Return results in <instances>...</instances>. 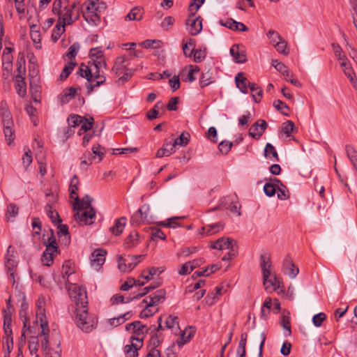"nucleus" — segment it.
<instances>
[{
  "instance_id": "obj_35",
  "label": "nucleus",
  "mask_w": 357,
  "mask_h": 357,
  "mask_svg": "<svg viewBox=\"0 0 357 357\" xmlns=\"http://www.w3.org/2000/svg\"><path fill=\"white\" fill-rule=\"evenodd\" d=\"M57 251H58L57 243H56L55 238L54 236L53 231H51V236L49 237V238H48V244L46 245V249L44 251V253H45V256L49 254L54 255V253L56 252Z\"/></svg>"
},
{
  "instance_id": "obj_49",
  "label": "nucleus",
  "mask_w": 357,
  "mask_h": 357,
  "mask_svg": "<svg viewBox=\"0 0 357 357\" xmlns=\"http://www.w3.org/2000/svg\"><path fill=\"white\" fill-rule=\"evenodd\" d=\"M164 105L161 101H158L155 103L153 109L148 112L146 116L149 120L155 119L158 116L159 109H163Z\"/></svg>"
},
{
  "instance_id": "obj_50",
  "label": "nucleus",
  "mask_w": 357,
  "mask_h": 357,
  "mask_svg": "<svg viewBox=\"0 0 357 357\" xmlns=\"http://www.w3.org/2000/svg\"><path fill=\"white\" fill-rule=\"evenodd\" d=\"M94 123V119L92 117L89 119H86L82 117V121L80 123V128L78 131V134H81V131L86 132L91 130L93 127Z\"/></svg>"
},
{
  "instance_id": "obj_36",
  "label": "nucleus",
  "mask_w": 357,
  "mask_h": 357,
  "mask_svg": "<svg viewBox=\"0 0 357 357\" xmlns=\"http://www.w3.org/2000/svg\"><path fill=\"white\" fill-rule=\"evenodd\" d=\"M146 303L145 307L141 311L139 317L142 319L148 318L153 316L158 310V308L155 307V305H151V303L144 302Z\"/></svg>"
},
{
  "instance_id": "obj_39",
  "label": "nucleus",
  "mask_w": 357,
  "mask_h": 357,
  "mask_svg": "<svg viewBox=\"0 0 357 357\" xmlns=\"http://www.w3.org/2000/svg\"><path fill=\"white\" fill-rule=\"evenodd\" d=\"M65 26V24L61 23V20L58 21L52 33V39L54 42H56L64 33Z\"/></svg>"
},
{
  "instance_id": "obj_58",
  "label": "nucleus",
  "mask_w": 357,
  "mask_h": 357,
  "mask_svg": "<svg viewBox=\"0 0 357 357\" xmlns=\"http://www.w3.org/2000/svg\"><path fill=\"white\" fill-rule=\"evenodd\" d=\"M237 248H238L237 244L234 241V243L231 245V247L229 248V252L222 257V261H229V260L232 259L233 258H234L237 255V253H238Z\"/></svg>"
},
{
  "instance_id": "obj_2",
  "label": "nucleus",
  "mask_w": 357,
  "mask_h": 357,
  "mask_svg": "<svg viewBox=\"0 0 357 357\" xmlns=\"http://www.w3.org/2000/svg\"><path fill=\"white\" fill-rule=\"evenodd\" d=\"M106 68V62L96 61V63L88 62L86 65L81 64L77 73L87 79L86 89L89 93L105 82L106 77L104 70Z\"/></svg>"
},
{
  "instance_id": "obj_22",
  "label": "nucleus",
  "mask_w": 357,
  "mask_h": 357,
  "mask_svg": "<svg viewBox=\"0 0 357 357\" xmlns=\"http://www.w3.org/2000/svg\"><path fill=\"white\" fill-rule=\"evenodd\" d=\"M175 151V146L172 143V139L167 140L162 148L159 149L156 153L157 158L169 156Z\"/></svg>"
},
{
  "instance_id": "obj_9",
  "label": "nucleus",
  "mask_w": 357,
  "mask_h": 357,
  "mask_svg": "<svg viewBox=\"0 0 357 357\" xmlns=\"http://www.w3.org/2000/svg\"><path fill=\"white\" fill-rule=\"evenodd\" d=\"M77 212L74 214V218L81 225H91L93 223L92 219L96 217V211L93 208L88 211L84 209H74Z\"/></svg>"
},
{
  "instance_id": "obj_18",
  "label": "nucleus",
  "mask_w": 357,
  "mask_h": 357,
  "mask_svg": "<svg viewBox=\"0 0 357 357\" xmlns=\"http://www.w3.org/2000/svg\"><path fill=\"white\" fill-rule=\"evenodd\" d=\"M263 283L266 291L271 293L280 287V278L276 275L271 274L270 278H263Z\"/></svg>"
},
{
  "instance_id": "obj_46",
  "label": "nucleus",
  "mask_w": 357,
  "mask_h": 357,
  "mask_svg": "<svg viewBox=\"0 0 357 357\" xmlns=\"http://www.w3.org/2000/svg\"><path fill=\"white\" fill-rule=\"evenodd\" d=\"M17 66V74L15 75V79H22L24 78L25 75V60L24 58L18 59L16 62Z\"/></svg>"
},
{
  "instance_id": "obj_15",
  "label": "nucleus",
  "mask_w": 357,
  "mask_h": 357,
  "mask_svg": "<svg viewBox=\"0 0 357 357\" xmlns=\"http://www.w3.org/2000/svg\"><path fill=\"white\" fill-rule=\"evenodd\" d=\"M340 66L345 76L349 79L353 87L357 91V78L350 62L349 61L347 62H340Z\"/></svg>"
},
{
  "instance_id": "obj_56",
  "label": "nucleus",
  "mask_w": 357,
  "mask_h": 357,
  "mask_svg": "<svg viewBox=\"0 0 357 357\" xmlns=\"http://www.w3.org/2000/svg\"><path fill=\"white\" fill-rule=\"evenodd\" d=\"M68 0H54L52 5V12L58 15H61L63 10H61L62 6H66L68 4Z\"/></svg>"
},
{
  "instance_id": "obj_29",
  "label": "nucleus",
  "mask_w": 357,
  "mask_h": 357,
  "mask_svg": "<svg viewBox=\"0 0 357 357\" xmlns=\"http://www.w3.org/2000/svg\"><path fill=\"white\" fill-rule=\"evenodd\" d=\"M36 305L38 307L36 321H39L40 323H42V321H47L45 314V298L43 297H39L36 302Z\"/></svg>"
},
{
  "instance_id": "obj_19",
  "label": "nucleus",
  "mask_w": 357,
  "mask_h": 357,
  "mask_svg": "<svg viewBox=\"0 0 357 357\" xmlns=\"http://www.w3.org/2000/svg\"><path fill=\"white\" fill-rule=\"evenodd\" d=\"M260 266L263 278H270L272 270V264L268 255L263 254L260 256Z\"/></svg>"
},
{
  "instance_id": "obj_4",
  "label": "nucleus",
  "mask_w": 357,
  "mask_h": 357,
  "mask_svg": "<svg viewBox=\"0 0 357 357\" xmlns=\"http://www.w3.org/2000/svg\"><path fill=\"white\" fill-rule=\"evenodd\" d=\"M105 8L103 4L97 6L96 3L91 2L88 4L86 10L83 12V17L88 23L97 25L100 22V9Z\"/></svg>"
},
{
  "instance_id": "obj_57",
  "label": "nucleus",
  "mask_w": 357,
  "mask_h": 357,
  "mask_svg": "<svg viewBox=\"0 0 357 357\" xmlns=\"http://www.w3.org/2000/svg\"><path fill=\"white\" fill-rule=\"evenodd\" d=\"M82 121V116L77 114H72L68 118V123L70 128L79 127Z\"/></svg>"
},
{
  "instance_id": "obj_42",
  "label": "nucleus",
  "mask_w": 357,
  "mask_h": 357,
  "mask_svg": "<svg viewBox=\"0 0 357 357\" xmlns=\"http://www.w3.org/2000/svg\"><path fill=\"white\" fill-rule=\"evenodd\" d=\"M142 9L139 7L133 8L126 16V20H140L142 18Z\"/></svg>"
},
{
  "instance_id": "obj_11",
  "label": "nucleus",
  "mask_w": 357,
  "mask_h": 357,
  "mask_svg": "<svg viewBox=\"0 0 357 357\" xmlns=\"http://www.w3.org/2000/svg\"><path fill=\"white\" fill-rule=\"evenodd\" d=\"M157 287V285H150L149 287H146L142 289L141 293L138 294L135 296H133L132 298H128L126 300H125V297L123 296L120 294H115L112 297L111 301L113 304H118L119 303H128L132 300L140 298L141 297L147 294L151 290L155 289Z\"/></svg>"
},
{
  "instance_id": "obj_40",
  "label": "nucleus",
  "mask_w": 357,
  "mask_h": 357,
  "mask_svg": "<svg viewBox=\"0 0 357 357\" xmlns=\"http://www.w3.org/2000/svg\"><path fill=\"white\" fill-rule=\"evenodd\" d=\"M15 89L20 97H24L26 94V84L24 78L15 79Z\"/></svg>"
},
{
  "instance_id": "obj_43",
  "label": "nucleus",
  "mask_w": 357,
  "mask_h": 357,
  "mask_svg": "<svg viewBox=\"0 0 357 357\" xmlns=\"http://www.w3.org/2000/svg\"><path fill=\"white\" fill-rule=\"evenodd\" d=\"M38 336H31L28 340V343H29V350L30 351V354L31 355H34L36 354V353L38 352V349H39V346H40V344H39V339H38Z\"/></svg>"
},
{
  "instance_id": "obj_32",
  "label": "nucleus",
  "mask_w": 357,
  "mask_h": 357,
  "mask_svg": "<svg viewBox=\"0 0 357 357\" xmlns=\"http://www.w3.org/2000/svg\"><path fill=\"white\" fill-rule=\"evenodd\" d=\"M90 61L89 62L100 61V63L105 62L104 54L102 50L99 47L92 48L89 52Z\"/></svg>"
},
{
  "instance_id": "obj_51",
  "label": "nucleus",
  "mask_w": 357,
  "mask_h": 357,
  "mask_svg": "<svg viewBox=\"0 0 357 357\" xmlns=\"http://www.w3.org/2000/svg\"><path fill=\"white\" fill-rule=\"evenodd\" d=\"M75 92L76 89L73 87H70L65 90L60 98L61 103L68 102L75 96Z\"/></svg>"
},
{
  "instance_id": "obj_27",
  "label": "nucleus",
  "mask_w": 357,
  "mask_h": 357,
  "mask_svg": "<svg viewBox=\"0 0 357 357\" xmlns=\"http://www.w3.org/2000/svg\"><path fill=\"white\" fill-rule=\"evenodd\" d=\"M195 40L192 38L183 39L182 40V49L183 54L187 57H190L194 52Z\"/></svg>"
},
{
  "instance_id": "obj_3",
  "label": "nucleus",
  "mask_w": 357,
  "mask_h": 357,
  "mask_svg": "<svg viewBox=\"0 0 357 357\" xmlns=\"http://www.w3.org/2000/svg\"><path fill=\"white\" fill-rule=\"evenodd\" d=\"M129 66L130 61L127 57L121 56L116 58L112 70L117 75L123 74L119 77V81L126 82L134 74V69L130 68Z\"/></svg>"
},
{
  "instance_id": "obj_25",
  "label": "nucleus",
  "mask_w": 357,
  "mask_h": 357,
  "mask_svg": "<svg viewBox=\"0 0 357 357\" xmlns=\"http://www.w3.org/2000/svg\"><path fill=\"white\" fill-rule=\"evenodd\" d=\"M235 82L236 86L242 93H246L248 92V88H249V83L250 82L244 77L243 73H238L237 74L235 77Z\"/></svg>"
},
{
  "instance_id": "obj_48",
  "label": "nucleus",
  "mask_w": 357,
  "mask_h": 357,
  "mask_svg": "<svg viewBox=\"0 0 357 357\" xmlns=\"http://www.w3.org/2000/svg\"><path fill=\"white\" fill-rule=\"evenodd\" d=\"M45 211L47 216L52 220L53 223L58 224L61 222L59 213L56 211L53 210L50 204H47L46 205Z\"/></svg>"
},
{
  "instance_id": "obj_54",
  "label": "nucleus",
  "mask_w": 357,
  "mask_h": 357,
  "mask_svg": "<svg viewBox=\"0 0 357 357\" xmlns=\"http://www.w3.org/2000/svg\"><path fill=\"white\" fill-rule=\"evenodd\" d=\"M273 107L278 110L281 112L284 115L288 116L289 112V107L286 103L280 100H276L273 103Z\"/></svg>"
},
{
  "instance_id": "obj_62",
  "label": "nucleus",
  "mask_w": 357,
  "mask_h": 357,
  "mask_svg": "<svg viewBox=\"0 0 357 357\" xmlns=\"http://www.w3.org/2000/svg\"><path fill=\"white\" fill-rule=\"evenodd\" d=\"M5 266L10 272V276L12 278V279L13 280V283H14L15 282L14 271L17 266L16 261L14 259L7 257V258H6V261H5Z\"/></svg>"
},
{
  "instance_id": "obj_30",
  "label": "nucleus",
  "mask_w": 357,
  "mask_h": 357,
  "mask_svg": "<svg viewBox=\"0 0 357 357\" xmlns=\"http://www.w3.org/2000/svg\"><path fill=\"white\" fill-rule=\"evenodd\" d=\"M126 218L125 217H121L120 218L116 219L115 220L114 225L110 227V231L116 236L121 234L123 232L124 227L126 226Z\"/></svg>"
},
{
  "instance_id": "obj_31",
  "label": "nucleus",
  "mask_w": 357,
  "mask_h": 357,
  "mask_svg": "<svg viewBox=\"0 0 357 357\" xmlns=\"http://www.w3.org/2000/svg\"><path fill=\"white\" fill-rule=\"evenodd\" d=\"M223 229L224 225L221 222H218L202 227V230L206 231V236L213 235L222 230Z\"/></svg>"
},
{
  "instance_id": "obj_34",
  "label": "nucleus",
  "mask_w": 357,
  "mask_h": 357,
  "mask_svg": "<svg viewBox=\"0 0 357 357\" xmlns=\"http://www.w3.org/2000/svg\"><path fill=\"white\" fill-rule=\"evenodd\" d=\"M214 82L215 79L213 76V73L210 70H208L207 71L202 73L199 79V85L202 88H204L213 83Z\"/></svg>"
},
{
  "instance_id": "obj_7",
  "label": "nucleus",
  "mask_w": 357,
  "mask_h": 357,
  "mask_svg": "<svg viewBox=\"0 0 357 357\" xmlns=\"http://www.w3.org/2000/svg\"><path fill=\"white\" fill-rule=\"evenodd\" d=\"M126 331L132 330L134 335L130 337V340L134 341H140L143 342V338L145 332L147 333L149 328L146 325L142 324L139 321H135L132 323L128 324L126 326Z\"/></svg>"
},
{
  "instance_id": "obj_16",
  "label": "nucleus",
  "mask_w": 357,
  "mask_h": 357,
  "mask_svg": "<svg viewBox=\"0 0 357 357\" xmlns=\"http://www.w3.org/2000/svg\"><path fill=\"white\" fill-rule=\"evenodd\" d=\"M2 123L3 126L4 134H13L14 123L10 111H6L1 114Z\"/></svg>"
},
{
  "instance_id": "obj_5",
  "label": "nucleus",
  "mask_w": 357,
  "mask_h": 357,
  "mask_svg": "<svg viewBox=\"0 0 357 357\" xmlns=\"http://www.w3.org/2000/svg\"><path fill=\"white\" fill-rule=\"evenodd\" d=\"M144 255L119 256L118 268L122 272H130L139 264Z\"/></svg>"
},
{
  "instance_id": "obj_61",
  "label": "nucleus",
  "mask_w": 357,
  "mask_h": 357,
  "mask_svg": "<svg viewBox=\"0 0 357 357\" xmlns=\"http://www.w3.org/2000/svg\"><path fill=\"white\" fill-rule=\"evenodd\" d=\"M281 325L284 330H286L288 333L287 335L290 336L291 335V324H290V317L288 314H282V320H281Z\"/></svg>"
},
{
  "instance_id": "obj_14",
  "label": "nucleus",
  "mask_w": 357,
  "mask_h": 357,
  "mask_svg": "<svg viewBox=\"0 0 357 357\" xmlns=\"http://www.w3.org/2000/svg\"><path fill=\"white\" fill-rule=\"evenodd\" d=\"M282 272L290 278H294L298 273V268L295 266L291 257L286 256L283 260Z\"/></svg>"
},
{
  "instance_id": "obj_23",
  "label": "nucleus",
  "mask_w": 357,
  "mask_h": 357,
  "mask_svg": "<svg viewBox=\"0 0 357 357\" xmlns=\"http://www.w3.org/2000/svg\"><path fill=\"white\" fill-rule=\"evenodd\" d=\"M166 292L165 289H159L144 299L143 302H149L151 305H158L162 300L165 299Z\"/></svg>"
},
{
  "instance_id": "obj_37",
  "label": "nucleus",
  "mask_w": 357,
  "mask_h": 357,
  "mask_svg": "<svg viewBox=\"0 0 357 357\" xmlns=\"http://www.w3.org/2000/svg\"><path fill=\"white\" fill-rule=\"evenodd\" d=\"M79 179L77 175H74L71 178L69 192L70 198L73 199L78 200L77 190H78Z\"/></svg>"
},
{
  "instance_id": "obj_13",
  "label": "nucleus",
  "mask_w": 357,
  "mask_h": 357,
  "mask_svg": "<svg viewBox=\"0 0 357 357\" xmlns=\"http://www.w3.org/2000/svg\"><path fill=\"white\" fill-rule=\"evenodd\" d=\"M107 252L104 249H96L91 255V265L98 271L105 261Z\"/></svg>"
},
{
  "instance_id": "obj_1",
  "label": "nucleus",
  "mask_w": 357,
  "mask_h": 357,
  "mask_svg": "<svg viewBox=\"0 0 357 357\" xmlns=\"http://www.w3.org/2000/svg\"><path fill=\"white\" fill-rule=\"evenodd\" d=\"M70 297L75 302L76 308L73 321L77 327L84 333H90L96 328L98 320L89 313L86 290L82 287L70 288Z\"/></svg>"
},
{
  "instance_id": "obj_38",
  "label": "nucleus",
  "mask_w": 357,
  "mask_h": 357,
  "mask_svg": "<svg viewBox=\"0 0 357 357\" xmlns=\"http://www.w3.org/2000/svg\"><path fill=\"white\" fill-rule=\"evenodd\" d=\"M138 244V232L132 231L125 239L124 245L126 248H132Z\"/></svg>"
},
{
  "instance_id": "obj_64",
  "label": "nucleus",
  "mask_w": 357,
  "mask_h": 357,
  "mask_svg": "<svg viewBox=\"0 0 357 357\" xmlns=\"http://www.w3.org/2000/svg\"><path fill=\"white\" fill-rule=\"evenodd\" d=\"M79 49V45L78 43H74L68 50L66 52V56L70 60L73 61L77 54Z\"/></svg>"
},
{
  "instance_id": "obj_10",
  "label": "nucleus",
  "mask_w": 357,
  "mask_h": 357,
  "mask_svg": "<svg viewBox=\"0 0 357 357\" xmlns=\"http://www.w3.org/2000/svg\"><path fill=\"white\" fill-rule=\"evenodd\" d=\"M41 332L40 333V342L41 344V349L45 355H47V352H50L54 350L53 349L50 348L49 344V333H50V328L48 326L47 321H42V323H40Z\"/></svg>"
},
{
  "instance_id": "obj_28",
  "label": "nucleus",
  "mask_w": 357,
  "mask_h": 357,
  "mask_svg": "<svg viewBox=\"0 0 357 357\" xmlns=\"http://www.w3.org/2000/svg\"><path fill=\"white\" fill-rule=\"evenodd\" d=\"M268 126L263 119L257 120L250 128L248 134H263Z\"/></svg>"
},
{
  "instance_id": "obj_24",
  "label": "nucleus",
  "mask_w": 357,
  "mask_h": 357,
  "mask_svg": "<svg viewBox=\"0 0 357 357\" xmlns=\"http://www.w3.org/2000/svg\"><path fill=\"white\" fill-rule=\"evenodd\" d=\"M75 202L73 204L74 209H90L93 208L91 206V202L93 201V198L89 195H85L82 199L78 197V200L74 199Z\"/></svg>"
},
{
  "instance_id": "obj_33",
  "label": "nucleus",
  "mask_w": 357,
  "mask_h": 357,
  "mask_svg": "<svg viewBox=\"0 0 357 357\" xmlns=\"http://www.w3.org/2000/svg\"><path fill=\"white\" fill-rule=\"evenodd\" d=\"M132 315L131 312H127L118 317L109 319L108 322L112 326L116 327L130 319L132 317Z\"/></svg>"
},
{
  "instance_id": "obj_59",
  "label": "nucleus",
  "mask_w": 357,
  "mask_h": 357,
  "mask_svg": "<svg viewBox=\"0 0 357 357\" xmlns=\"http://www.w3.org/2000/svg\"><path fill=\"white\" fill-rule=\"evenodd\" d=\"M30 34L33 42L39 44L41 41V36L37 25H32L30 27Z\"/></svg>"
},
{
  "instance_id": "obj_45",
  "label": "nucleus",
  "mask_w": 357,
  "mask_h": 357,
  "mask_svg": "<svg viewBox=\"0 0 357 357\" xmlns=\"http://www.w3.org/2000/svg\"><path fill=\"white\" fill-rule=\"evenodd\" d=\"M166 328H178V318L176 316L163 314Z\"/></svg>"
},
{
  "instance_id": "obj_53",
  "label": "nucleus",
  "mask_w": 357,
  "mask_h": 357,
  "mask_svg": "<svg viewBox=\"0 0 357 357\" xmlns=\"http://www.w3.org/2000/svg\"><path fill=\"white\" fill-rule=\"evenodd\" d=\"M76 66L75 61H70L63 68L61 75V79H66Z\"/></svg>"
},
{
  "instance_id": "obj_17",
  "label": "nucleus",
  "mask_w": 357,
  "mask_h": 357,
  "mask_svg": "<svg viewBox=\"0 0 357 357\" xmlns=\"http://www.w3.org/2000/svg\"><path fill=\"white\" fill-rule=\"evenodd\" d=\"M143 342L140 341H134L130 339V344L124 347V353L126 357H137L138 350L142 347Z\"/></svg>"
},
{
  "instance_id": "obj_8",
  "label": "nucleus",
  "mask_w": 357,
  "mask_h": 357,
  "mask_svg": "<svg viewBox=\"0 0 357 357\" xmlns=\"http://www.w3.org/2000/svg\"><path fill=\"white\" fill-rule=\"evenodd\" d=\"M186 25L188 32L192 36H196L202 30V22L200 16H197L195 13L189 14L186 20Z\"/></svg>"
},
{
  "instance_id": "obj_41",
  "label": "nucleus",
  "mask_w": 357,
  "mask_h": 357,
  "mask_svg": "<svg viewBox=\"0 0 357 357\" xmlns=\"http://www.w3.org/2000/svg\"><path fill=\"white\" fill-rule=\"evenodd\" d=\"M184 218V216H175L167 219V222H160L158 225L166 227L176 228L181 226L178 220Z\"/></svg>"
},
{
  "instance_id": "obj_52",
  "label": "nucleus",
  "mask_w": 357,
  "mask_h": 357,
  "mask_svg": "<svg viewBox=\"0 0 357 357\" xmlns=\"http://www.w3.org/2000/svg\"><path fill=\"white\" fill-rule=\"evenodd\" d=\"M332 48L334 52L335 56L340 62L348 61V59L347 58V56L344 54H342V48L339 44L333 43Z\"/></svg>"
},
{
  "instance_id": "obj_20",
  "label": "nucleus",
  "mask_w": 357,
  "mask_h": 357,
  "mask_svg": "<svg viewBox=\"0 0 357 357\" xmlns=\"http://www.w3.org/2000/svg\"><path fill=\"white\" fill-rule=\"evenodd\" d=\"M233 239L231 238H220L218 240L212 242L211 245H209V248L211 249H215V250H226L229 249L231 247V245L233 244Z\"/></svg>"
},
{
  "instance_id": "obj_47",
  "label": "nucleus",
  "mask_w": 357,
  "mask_h": 357,
  "mask_svg": "<svg viewBox=\"0 0 357 357\" xmlns=\"http://www.w3.org/2000/svg\"><path fill=\"white\" fill-rule=\"evenodd\" d=\"M249 89L252 93V97L255 102H260L262 97V90L260 87L257 86L254 83H249Z\"/></svg>"
},
{
  "instance_id": "obj_12",
  "label": "nucleus",
  "mask_w": 357,
  "mask_h": 357,
  "mask_svg": "<svg viewBox=\"0 0 357 357\" xmlns=\"http://www.w3.org/2000/svg\"><path fill=\"white\" fill-rule=\"evenodd\" d=\"M75 273L74 271V264L70 261H66L63 264L62 266V278L65 280L66 283V288L68 289L70 292V288L73 289L74 287H78L75 284H73L70 280V277Z\"/></svg>"
},
{
  "instance_id": "obj_55",
  "label": "nucleus",
  "mask_w": 357,
  "mask_h": 357,
  "mask_svg": "<svg viewBox=\"0 0 357 357\" xmlns=\"http://www.w3.org/2000/svg\"><path fill=\"white\" fill-rule=\"evenodd\" d=\"M293 132H298V130L295 128V125L293 121H287L282 124V134H291Z\"/></svg>"
},
{
  "instance_id": "obj_44",
  "label": "nucleus",
  "mask_w": 357,
  "mask_h": 357,
  "mask_svg": "<svg viewBox=\"0 0 357 357\" xmlns=\"http://www.w3.org/2000/svg\"><path fill=\"white\" fill-rule=\"evenodd\" d=\"M197 265L198 263L195 261L186 262L181 266L178 273L181 275L190 274Z\"/></svg>"
},
{
  "instance_id": "obj_26",
  "label": "nucleus",
  "mask_w": 357,
  "mask_h": 357,
  "mask_svg": "<svg viewBox=\"0 0 357 357\" xmlns=\"http://www.w3.org/2000/svg\"><path fill=\"white\" fill-rule=\"evenodd\" d=\"M223 287L218 286L215 288L214 291L209 293L205 298V302L208 305H213L222 294Z\"/></svg>"
},
{
  "instance_id": "obj_60",
  "label": "nucleus",
  "mask_w": 357,
  "mask_h": 357,
  "mask_svg": "<svg viewBox=\"0 0 357 357\" xmlns=\"http://www.w3.org/2000/svg\"><path fill=\"white\" fill-rule=\"evenodd\" d=\"M264 154L266 157L268 158H274L275 160L278 161L279 158L278 155L277 153V151L273 146H272L271 144L268 143L266 145L265 149H264Z\"/></svg>"
},
{
  "instance_id": "obj_21",
  "label": "nucleus",
  "mask_w": 357,
  "mask_h": 357,
  "mask_svg": "<svg viewBox=\"0 0 357 357\" xmlns=\"http://www.w3.org/2000/svg\"><path fill=\"white\" fill-rule=\"evenodd\" d=\"M230 54L236 63H243L247 61L245 52L241 50L238 45H234L230 48Z\"/></svg>"
},
{
  "instance_id": "obj_6",
  "label": "nucleus",
  "mask_w": 357,
  "mask_h": 357,
  "mask_svg": "<svg viewBox=\"0 0 357 357\" xmlns=\"http://www.w3.org/2000/svg\"><path fill=\"white\" fill-rule=\"evenodd\" d=\"M77 4H79V2H75L70 6V8H68L66 5L63 8L61 15H59V20H61V23L65 25L71 24L73 22L77 20L78 18L79 10V8L77 7Z\"/></svg>"
},
{
  "instance_id": "obj_63",
  "label": "nucleus",
  "mask_w": 357,
  "mask_h": 357,
  "mask_svg": "<svg viewBox=\"0 0 357 357\" xmlns=\"http://www.w3.org/2000/svg\"><path fill=\"white\" fill-rule=\"evenodd\" d=\"M139 213L142 215V218L144 220V222H149L151 220V216L149 215L150 213V206L148 204H144L139 208Z\"/></svg>"
}]
</instances>
